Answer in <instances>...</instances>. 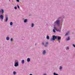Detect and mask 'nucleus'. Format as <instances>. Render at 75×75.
<instances>
[{
    "label": "nucleus",
    "instance_id": "33",
    "mask_svg": "<svg viewBox=\"0 0 75 75\" xmlns=\"http://www.w3.org/2000/svg\"><path fill=\"white\" fill-rule=\"evenodd\" d=\"M35 45H36V44H35Z\"/></svg>",
    "mask_w": 75,
    "mask_h": 75
},
{
    "label": "nucleus",
    "instance_id": "31",
    "mask_svg": "<svg viewBox=\"0 0 75 75\" xmlns=\"http://www.w3.org/2000/svg\"><path fill=\"white\" fill-rule=\"evenodd\" d=\"M1 13V11L0 10V13Z\"/></svg>",
    "mask_w": 75,
    "mask_h": 75
},
{
    "label": "nucleus",
    "instance_id": "20",
    "mask_svg": "<svg viewBox=\"0 0 75 75\" xmlns=\"http://www.w3.org/2000/svg\"><path fill=\"white\" fill-rule=\"evenodd\" d=\"M14 8H15V10H17V7H16V6H15V7H14Z\"/></svg>",
    "mask_w": 75,
    "mask_h": 75
},
{
    "label": "nucleus",
    "instance_id": "12",
    "mask_svg": "<svg viewBox=\"0 0 75 75\" xmlns=\"http://www.w3.org/2000/svg\"><path fill=\"white\" fill-rule=\"evenodd\" d=\"M45 53H46V52L45 50H44L43 51V54H45Z\"/></svg>",
    "mask_w": 75,
    "mask_h": 75
},
{
    "label": "nucleus",
    "instance_id": "19",
    "mask_svg": "<svg viewBox=\"0 0 75 75\" xmlns=\"http://www.w3.org/2000/svg\"><path fill=\"white\" fill-rule=\"evenodd\" d=\"M13 74L14 75H15L16 74V71H14L13 72Z\"/></svg>",
    "mask_w": 75,
    "mask_h": 75
},
{
    "label": "nucleus",
    "instance_id": "4",
    "mask_svg": "<svg viewBox=\"0 0 75 75\" xmlns=\"http://www.w3.org/2000/svg\"><path fill=\"white\" fill-rule=\"evenodd\" d=\"M18 65V62H16L15 63L14 66L15 67H17Z\"/></svg>",
    "mask_w": 75,
    "mask_h": 75
},
{
    "label": "nucleus",
    "instance_id": "22",
    "mask_svg": "<svg viewBox=\"0 0 75 75\" xmlns=\"http://www.w3.org/2000/svg\"><path fill=\"white\" fill-rule=\"evenodd\" d=\"M53 32L54 33H55V29H53Z\"/></svg>",
    "mask_w": 75,
    "mask_h": 75
},
{
    "label": "nucleus",
    "instance_id": "5",
    "mask_svg": "<svg viewBox=\"0 0 75 75\" xmlns=\"http://www.w3.org/2000/svg\"><path fill=\"white\" fill-rule=\"evenodd\" d=\"M56 23L57 25H59V21L58 20L56 22Z\"/></svg>",
    "mask_w": 75,
    "mask_h": 75
},
{
    "label": "nucleus",
    "instance_id": "30",
    "mask_svg": "<svg viewBox=\"0 0 75 75\" xmlns=\"http://www.w3.org/2000/svg\"><path fill=\"white\" fill-rule=\"evenodd\" d=\"M30 75H32V74H30Z\"/></svg>",
    "mask_w": 75,
    "mask_h": 75
},
{
    "label": "nucleus",
    "instance_id": "21",
    "mask_svg": "<svg viewBox=\"0 0 75 75\" xmlns=\"http://www.w3.org/2000/svg\"><path fill=\"white\" fill-rule=\"evenodd\" d=\"M34 24H33V23H32V27H34Z\"/></svg>",
    "mask_w": 75,
    "mask_h": 75
},
{
    "label": "nucleus",
    "instance_id": "32",
    "mask_svg": "<svg viewBox=\"0 0 75 75\" xmlns=\"http://www.w3.org/2000/svg\"><path fill=\"white\" fill-rule=\"evenodd\" d=\"M9 1H10V0H9Z\"/></svg>",
    "mask_w": 75,
    "mask_h": 75
},
{
    "label": "nucleus",
    "instance_id": "26",
    "mask_svg": "<svg viewBox=\"0 0 75 75\" xmlns=\"http://www.w3.org/2000/svg\"><path fill=\"white\" fill-rule=\"evenodd\" d=\"M16 1L17 2H19V0H16Z\"/></svg>",
    "mask_w": 75,
    "mask_h": 75
},
{
    "label": "nucleus",
    "instance_id": "6",
    "mask_svg": "<svg viewBox=\"0 0 75 75\" xmlns=\"http://www.w3.org/2000/svg\"><path fill=\"white\" fill-rule=\"evenodd\" d=\"M69 31H68L67 33L65 34V36H67V35H68V34H69Z\"/></svg>",
    "mask_w": 75,
    "mask_h": 75
},
{
    "label": "nucleus",
    "instance_id": "9",
    "mask_svg": "<svg viewBox=\"0 0 75 75\" xmlns=\"http://www.w3.org/2000/svg\"><path fill=\"white\" fill-rule=\"evenodd\" d=\"M61 39V37H59V36H58L57 37V40H59Z\"/></svg>",
    "mask_w": 75,
    "mask_h": 75
},
{
    "label": "nucleus",
    "instance_id": "17",
    "mask_svg": "<svg viewBox=\"0 0 75 75\" xmlns=\"http://www.w3.org/2000/svg\"><path fill=\"white\" fill-rule=\"evenodd\" d=\"M6 40H9V38L7 37L6 38Z\"/></svg>",
    "mask_w": 75,
    "mask_h": 75
},
{
    "label": "nucleus",
    "instance_id": "25",
    "mask_svg": "<svg viewBox=\"0 0 75 75\" xmlns=\"http://www.w3.org/2000/svg\"><path fill=\"white\" fill-rule=\"evenodd\" d=\"M73 47H75V45H74V44L73 45Z\"/></svg>",
    "mask_w": 75,
    "mask_h": 75
},
{
    "label": "nucleus",
    "instance_id": "2",
    "mask_svg": "<svg viewBox=\"0 0 75 75\" xmlns=\"http://www.w3.org/2000/svg\"><path fill=\"white\" fill-rule=\"evenodd\" d=\"M42 44L43 45H44L45 47H47V45L48 44V42H47L45 43V44L44 45V42H42Z\"/></svg>",
    "mask_w": 75,
    "mask_h": 75
},
{
    "label": "nucleus",
    "instance_id": "14",
    "mask_svg": "<svg viewBox=\"0 0 75 75\" xmlns=\"http://www.w3.org/2000/svg\"><path fill=\"white\" fill-rule=\"evenodd\" d=\"M22 64H24V60H23L22 61Z\"/></svg>",
    "mask_w": 75,
    "mask_h": 75
},
{
    "label": "nucleus",
    "instance_id": "16",
    "mask_svg": "<svg viewBox=\"0 0 75 75\" xmlns=\"http://www.w3.org/2000/svg\"><path fill=\"white\" fill-rule=\"evenodd\" d=\"M10 25H13V22H11L10 23Z\"/></svg>",
    "mask_w": 75,
    "mask_h": 75
},
{
    "label": "nucleus",
    "instance_id": "18",
    "mask_svg": "<svg viewBox=\"0 0 75 75\" xmlns=\"http://www.w3.org/2000/svg\"><path fill=\"white\" fill-rule=\"evenodd\" d=\"M54 75H59L57 74H56V73H54Z\"/></svg>",
    "mask_w": 75,
    "mask_h": 75
},
{
    "label": "nucleus",
    "instance_id": "3",
    "mask_svg": "<svg viewBox=\"0 0 75 75\" xmlns=\"http://www.w3.org/2000/svg\"><path fill=\"white\" fill-rule=\"evenodd\" d=\"M0 18L1 19H2V20H3V18H4V16H3L2 15H1L0 16Z\"/></svg>",
    "mask_w": 75,
    "mask_h": 75
},
{
    "label": "nucleus",
    "instance_id": "13",
    "mask_svg": "<svg viewBox=\"0 0 75 75\" xmlns=\"http://www.w3.org/2000/svg\"><path fill=\"white\" fill-rule=\"evenodd\" d=\"M47 40H49V39H50V37H49V36H47Z\"/></svg>",
    "mask_w": 75,
    "mask_h": 75
},
{
    "label": "nucleus",
    "instance_id": "29",
    "mask_svg": "<svg viewBox=\"0 0 75 75\" xmlns=\"http://www.w3.org/2000/svg\"><path fill=\"white\" fill-rule=\"evenodd\" d=\"M54 29H55V30H56V28H55V27L54 28Z\"/></svg>",
    "mask_w": 75,
    "mask_h": 75
},
{
    "label": "nucleus",
    "instance_id": "1",
    "mask_svg": "<svg viewBox=\"0 0 75 75\" xmlns=\"http://www.w3.org/2000/svg\"><path fill=\"white\" fill-rule=\"evenodd\" d=\"M57 36H56L54 35L53 36L52 40H53V41L55 40V39H57Z\"/></svg>",
    "mask_w": 75,
    "mask_h": 75
},
{
    "label": "nucleus",
    "instance_id": "28",
    "mask_svg": "<svg viewBox=\"0 0 75 75\" xmlns=\"http://www.w3.org/2000/svg\"><path fill=\"white\" fill-rule=\"evenodd\" d=\"M67 49H68V50H69V47H67Z\"/></svg>",
    "mask_w": 75,
    "mask_h": 75
},
{
    "label": "nucleus",
    "instance_id": "11",
    "mask_svg": "<svg viewBox=\"0 0 75 75\" xmlns=\"http://www.w3.org/2000/svg\"><path fill=\"white\" fill-rule=\"evenodd\" d=\"M27 19H25L24 22V23H26V22H27Z\"/></svg>",
    "mask_w": 75,
    "mask_h": 75
},
{
    "label": "nucleus",
    "instance_id": "15",
    "mask_svg": "<svg viewBox=\"0 0 75 75\" xmlns=\"http://www.w3.org/2000/svg\"><path fill=\"white\" fill-rule=\"evenodd\" d=\"M67 41H68L69 40V37H68V38L66 39Z\"/></svg>",
    "mask_w": 75,
    "mask_h": 75
},
{
    "label": "nucleus",
    "instance_id": "23",
    "mask_svg": "<svg viewBox=\"0 0 75 75\" xmlns=\"http://www.w3.org/2000/svg\"><path fill=\"white\" fill-rule=\"evenodd\" d=\"M17 7L18 8H19V9H20V7H19V6H18V5H17Z\"/></svg>",
    "mask_w": 75,
    "mask_h": 75
},
{
    "label": "nucleus",
    "instance_id": "27",
    "mask_svg": "<svg viewBox=\"0 0 75 75\" xmlns=\"http://www.w3.org/2000/svg\"><path fill=\"white\" fill-rule=\"evenodd\" d=\"M11 41H13V38H11Z\"/></svg>",
    "mask_w": 75,
    "mask_h": 75
},
{
    "label": "nucleus",
    "instance_id": "24",
    "mask_svg": "<svg viewBox=\"0 0 75 75\" xmlns=\"http://www.w3.org/2000/svg\"><path fill=\"white\" fill-rule=\"evenodd\" d=\"M62 69V67L60 66V67L59 69Z\"/></svg>",
    "mask_w": 75,
    "mask_h": 75
},
{
    "label": "nucleus",
    "instance_id": "8",
    "mask_svg": "<svg viewBox=\"0 0 75 75\" xmlns=\"http://www.w3.org/2000/svg\"><path fill=\"white\" fill-rule=\"evenodd\" d=\"M1 13H4V10L3 9H1Z\"/></svg>",
    "mask_w": 75,
    "mask_h": 75
},
{
    "label": "nucleus",
    "instance_id": "10",
    "mask_svg": "<svg viewBox=\"0 0 75 75\" xmlns=\"http://www.w3.org/2000/svg\"><path fill=\"white\" fill-rule=\"evenodd\" d=\"M8 20V17H6V22H7Z\"/></svg>",
    "mask_w": 75,
    "mask_h": 75
},
{
    "label": "nucleus",
    "instance_id": "7",
    "mask_svg": "<svg viewBox=\"0 0 75 75\" xmlns=\"http://www.w3.org/2000/svg\"><path fill=\"white\" fill-rule=\"evenodd\" d=\"M27 62H30V59L29 58H28L27 59Z\"/></svg>",
    "mask_w": 75,
    "mask_h": 75
}]
</instances>
